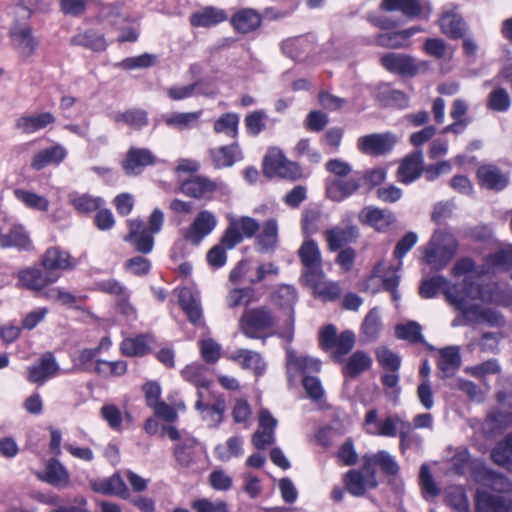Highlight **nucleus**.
Segmentation results:
<instances>
[{
  "mask_svg": "<svg viewBox=\"0 0 512 512\" xmlns=\"http://www.w3.org/2000/svg\"><path fill=\"white\" fill-rule=\"evenodd\" d=\"M496 290L497 286L494 283L475 285L465 278L461 286L448 287L445 296L451 306L464 313V319L497 326L503 323V319L498 312L490 308H482L473 303L475 299L485 303L496 302Z\"/></svg>",
  "mask_w": 512,
  "mask_h": 512,
  "instance_id": "f257e3e1",
  "label": "nucleus"
},
{
  "mask_svg": "<svg viewBox=\"0 0 512 512\" xmlns=\"http://www.w3.org/2000/svg\"><path fill=\"white\" fill-rule=\"evenodd\" d=\"M238 328L247 338L265 341L271 335L279 336L283 322L279 323V317L272 308L261 305L245 309L239 318Z\"/></svg>",
  "mask_w": 512,
  "mask_h": 512,
  "instance_id": "f03ea898",
  "label": "nucleus"
},
{
  "mask_svg": "<svg viewBox=\"0 0 512 512\" xmlns=\"http://www.w3.org/2000/svg\"><path fill=\"white\" fill-rule=\"evenodd\" d=\"M457 247V240L451 233L436 231L425 251L426 263L435 270L444 268L456 254Z\"/></svg>",
  "mask_w": 512,
  "mask_h": 512,
  "instance_id": "7ed1b4c3",
  "label": "nucleus"
},
{
  "mask_svg": "<svg viewBox=\"0 0 512 512\" xmlns=\"http://www.w3.org/2000/svg\"><path fill=\"white\" fill-rule=\"evenodd\" d=\"M319 341L323 349H334L332 357L335 361L343 362V357L353 349L356 339L355 334L350 330H345L338 335L334 325H327L320 331Z\"/></svg>",
  "mask_w": 512,
  "mask_h": 512,
  "instance_id": "20e7f679",
  "label": "nucleus"
},
{
  "mask_svg": "<svg viewBox=\"0 0 512 512\" xmlns=\"http://www.w3.org/2000/svg\"><path fill=\"white\" fill-rule=\"evenodd\" d=\"M228 226L221 237L226 249H233L243 238H252L260 228L259 222L249 216L228 215Z\"/></svg>",
  "mask_w": 512,
  "mask_h": 512,
  "instance_id": "39448f33",
  "label": "nucleus"
},
{
  "mask_svg": "<svg viewBox=\"0 0 512 512\" xmlns=\"http://www.w3.org/2000/svg\"><path fill=\"white\" fill-rule=\"evenodd\" d=\"M274 301L284 312L283 329L279 336L291 342L294 336V305L297 301L296 289L291 285H281L275 293Z\"/></svg>",
  "mask_w": 512,
  "mask_h": 512,
  "instance_id": "423d86ee",
  "label": "nucleus"
},
{
  "mask_svg": "<svg viewBox=\"0 0 512 512\" xmlns=\"http://www.w3.org/2000/svg\"><path fill=\"white\" fill-rule=\"evenodd\" d=\"M346 490L355 497L363 496L366 491L378 486L377 475L374 468L366 467V463L360 469H351L343 476Z\"/></svg>",
  "mask_w": 512,
  "mask_h": 512,
  "instance_id": "0eeeda50",
  "label": "nucleus"
},
{
  "mask_svg": "<svg viewBox=\"0 0 512 512\" xmlns=\"http://www.w3.org/2000/svg\"><path fill=\"white\" fill-rule=\"evenodd\" d=\"M16 278L17 287L38 293L55 283L59 279V274L46 271L44 268L26 267L17 272Z\"/></svg>",
  "mask_w": 512,
  "mask_h": 512,
  "instance_id": "6e6552de",
  "label": "nucleus"
},
{
  "mask_svg": "<svg viewBox=\"0 0 512 512\" xmlns=\"http://www.w3.org/2000/svg\"><path fill=\"white\" fill-rule=\"evenodd\" d=\"M397 142L398 137L392 132L372 133L360 137L357 147L363 154L378 157L390 153Z\"/></svg>",
  "mask_w": 512,
  "mask_h": 512,
  "instance_id": "1a4fd4ad",
  "label": "nucleus"
},
{
  "mask_svg": "<svg viewBox=\"0 0 512 512\" xmlns=\"http://www.w3.org/2000/svg\"><path fill=\"white\" fill-rule=\"evenodd\" d=\"M361 187V174L355 172L344 178H333L326 183V195L334 202H342Z\"/></svg>",
  "mask_w": 512,
  "mask_h": 512,
  "instance_id": "9d476101",
  "label": "nucleus"
},
{
  "mask_svg": "<svg viewBox=\"0 0 512 512\" xmlns=\"http://www.w3.org/2000/svg\"><path fill=\"white\" fill-rule=\"evenodd\" d=\"M60 370L53 353L45 352L39 360L27 368V380L31 383L42 385L47 380L55 377Z\"/></svg>",
  "mask_w": 512,
  "mask_h": 512,
  "instance_id": "9b49d317",
  "label": "nucleus"
},
{
  "mask_svg": "<svg viewBox=\"0 0 512 512\" xmlns=\"http://www.w3.org/2000/svg\"><path fill=\"white\" fill-rule=\"evenodd\" d=\"M157 162V157L147 148L131 147L127 151L126 158L122 166L129 176H136L148 167L153 166Z\"/></svg>",
  "mask_w": 512,
  "mask_h": 512,
  "instance_id": "f8f14e48",
  "label": "nucleus"
},
{
  "mask_svg": "<svg viewBox=\"0 0 512 512\" xmlns=\"http://www.w3.org/2000/svg\"><path fill=\"white\" fill-rule=\"evenodd\" d=\"M476 512H510L512 499L504 495H494L488 490L478 488L475 494Z\"/></svg>",
  "mask_w": 512,
  "mask_h": 512,
  "instance_id": "ddd939ff",
  "label": "nucleus"
},
{
  "mask_svg": "<svg viewBox=\"0 0 512 512\" xmlns=\"http://www.w3.org/2000/svg\"><path fill=\"white\" fill-rule=\"evenodd\" d=\"M217 225L215 215L203 210L197 214L191 226L187 229L184 237L194 245H198L204 237L209 235Z\"/></svg>",
  "mask_w": 512,
  "mask_h": 512,
  "instance_id": "4468645a",
  "label": "nucleus"
},
{
  "mask_svg": "<svg viewBox=\"0 0 512 512\" xmlns=\"http://www.w3.org/2000/svg\"><path fill=\"white\" fill-rule=\"evenodd\" d=\"M258 421L259 427L252 436V443L257 449H265L275 441L274 431L278 421L267 409L259 411Z\"/></svg>",
  "mask_w": 512,
  "mask_h": 512,
  "instance_id": "2eb2a0df",
  "label": "nucleus"
},
{
  "mask_svg": "<svg viewBox=\"0 0 512 512\" xmlns=\"http://www.w3.org/2000/svg\"><path fill=\"white\" fill-rule=\"evenodd\" d=\"M200 450V444L194 437H184L174 447L173 454L177 465L185 471L193 470Z\"/></svg>",
  "mask_w": 512,
  "mask_h": 512,
  "instance_id": "dca6fc26",
  "label": "nucleus"
},
{
  "mask_svg": "<svg viewBox=\"0 0 512 512\" xmlns=\"http://www.w3.org/2000/svg\"><path fill=\"white\" fill-rule=\"evenodd\" d=\"M359 221L379 232H384L396 221V218L388 209L367 206L360 211Z\"/></svg>",
  "mask_w": 512,
  "mask_h": 512,
  "instance_id": "f3484780",
  "label": "nucleus"
},
{
  "mask_svg": "<svg viewBox=\"0 0 512 512\" xmlns=\"http://www.w3.org/2000/svg\"><path fill=\"white\" fill-rule=\"evenodd\" d=\"M128 225L129 233L124 240L133 244L135 249L142 254L151 252L154 246L153 234L144 228L142 221L129 220Z\"/></svg>",
  "mask_w": 512,
  "mask_h": 512,
  "instance_id": "a211bd4d",
  "label": "nucleus"
},
{
  "mask_svg": "<svg viewBox=\"0 0 512 512\" xmlns=\"http://www.w3.org/2000/svg\"><path fill=\"white\" fill-rule=\"evenodd\" d=\"M10 35L13 46L23 57H29L35 53L39 43L30 26L16 25L11 29Z\"/></svg>",
  "mask_w": 512,
  "mask_h": 512,
  "instance_id": "6ab92c4d",
  "label": "nucleus"
},
{
  "mask_svg": "<svg viewBox=\"0 0 512 512\" xmlns=\"http://www.w3.org/2000/svg\"><path fill=\"white\" fill-rule=\"evenodd\" d=\"M382 66L388 71L404 76H414L418 72L412 56L400 53H388L381 58Z\"/></svg>",
  "mask_w": 512,
  "mask_h": 512,
  "instance_id": "aec40b11",
  "label": "nucleus"
},
{
  "mask_svg": "<svg viewBox=\"0 0 512 512\" xmlns=\"http://www.w3.org/2000/svg\"><path fill=\"white\" fill-rule=\"evenodd\" d=\"M381 8L386 11H400L408 18H416L424 11L431 10L430 3L424 0H383Z\"/></svg>",
  "mask_w": 512,
  "mask_h": 512,
  "instance_id": "412c9836",
  "label": "nucleus"
},
{
  "mask_svg": "<svg viewBox=\"0 0 512 512\" xmlns=\"http://www.w3.org/2000/svg\"><path fill=\"white\" fill-rule=\"evenodd\" d=\"M424 171L423 154L415 151L407 155L398 167V180L404 184H410L418 179Z\"/></svg>",
  "mask_w": 512,
  "mask_h": 512,
  "instance_id": "4be33fe9",
  "label": "nucleus"
},
{
  "mask_svg": "<svg viewBox=\"0 0 512 512\" xmlns=\"http://www.w3.org/2000/svg\"><path fill=\"white\" fill-rule=\"evenodd\" d=\"M439 25L441 32L452 40L461 39L469 32L468 24L455 11L443 13L439 19Z\"/></svg>",
  "mask_w": 512,
  "mask_h": 512,
  "instance_id": "5701e85b",
  "label": "nucleus"
},
{
  "mask_svg": "<svg viewBox=\"0 0 512 512\" xmlns=\"http://www.w3.org/2000/svg\"><path fill=\"white\" fill-rule=\"evenodd\" d=\"M38 478L57 488H65L70 484L69 472L56 459H51L47 462L45 471L39 473Z\"/></svg>",
  "mask_w": 512,
  "mask_h": 512,
  "instance_id": "b1692460",
  "label": "nucleus"
},
{
  "mask_svg": "<svg viewBox=\"0 0 512 512\" xmlns=\"http://www.w3.org/2000/svg\"><path fill=\"white\" fill-rule=\"evenodd\" d=\"M358 236L359 230L354 225L344 228L336 226L325 232V239L331 251L340 250L344 245L355 241Z\"/></svg>",
  "mask_w": 512,
  "mask_h": 512,
  "instance_id": "393cba45",
  "label": "nucleus"
},
{
  "mask_svg": "<svg viewBox=\"0 0 512 512\" xmlns=\"http://www.w3.org/2000/svg\"><path fill=\"white\" fill-rule=\"evenodd\" d=\"M460 349L457 346H448L440 349L437 362L438 369L441 371V378L454 376L461 366Z\"/></svg>",
  "mask_w": 512,
  "mask_h": 512,
  "instance_id": "a878e982",
  "label": "nucleus"
},
{
  "mask_svg": "<svg viewBox=\"0 0 512 512\" xmlns=\"http://www.w3.org/2000/svg\"><path fill=\"white\" fill-rule=\"evenodd\" d=\"M225 10L213 6H206L191 14L189 21L193 27L209 28L227 20Z\"/></svg>",
  "mask_w": 512,
  "mask_h": 512,
  "instance_id": "bb28decb",
  "label": "nucleus"
},
{
  "mask_svg": "<svg viewBox=\"0 0 512 512\" xmlns=\"http://www.w3.org/2000/svg\"><path fill=\"white\" fill-rule=\"evenodd\" d=\"M91 487L95 492L104 495H116L123 499H128L130 496L124 480L118 473L107 479L92 481Z\"/></svg>",
  "mask_w": 512,
  "mask_h": 512,
  "instance_id": "cd10ccee",
  "label": "nucleus"
},
{
  "mask_svg": "<svg viewBox=\"0 0 512 512\" xmlns=\"http://www.w3.org/2000/svg\"><path fill=\"white\" fill-rule=\"evenodd\" d=\"M261 15L252 8H244L237 11L231 18L233 28L242 34L255 31L261 25Z\"/></svg>",
  "mask_w": 512,
  "mask_h": 512,
  "instance_id": "c85d7f7f",
  "label": "nucleus"
},
{
  "mask_svg": "<svg viewBox=\"0 0 512 512\" xmlns=\"http://www.w3.org/2000/svg\"><path fill=\"white\" fill-rule=\"evenodd\" d=\"M477 177L482 186L490 190H503L509 183L506 175L498 167L485 164L478 168Z\"/></svg>",
  "mask_w": 512,
  "mask_h": 512,
  "instance_id": "c756f323",
  "label": "nucleus"
},
{
  "mask_svg": "<svg viewBox=\"0 0 512 512\" xmlns=\"http://www.w3.org/2000/svg\"><path fill=\"white\" fill-rule=\"evenodd\" d=\"M11 247L26 251L33 248L29 234L22 225L13 226L7 234H0V248Z\"/></svg>",
  "mask_w": 512,
  "mask_h": 512,
  "instance_id": "7c9ffc66",
  "label": "nucleus"
},
{
  "mask_svg": "<svg viewBox=\"0 0 512 512\" xmlns=\"http://www.w3.org/2000/svg\"><path fill=\"white\" fill-rule=\"evenodd\" d=\"M320 368L319 360L307 356H298L293 350L287 349V373L289 377L296 372L305 375L310 372H319Z\"/></svg>",
  "mask_w": 512,
  "mask_h": 512,
  "instance_id": "2f4dec72",
  "label": "nucleus"
},
{
  "mask_svg": "<svg viewBox=\"0 0 512 512\" xmlns=\"http://www.w3.org/2000/svg\"><path fill=\"white\" fill-rule=\"evenodd\" d=\"M477 481L481 485L480 488L490 489L500 494L509 493L512 491L511 481L502 474L496 473L492 470L484 469L477 476Z\"/></svg>",
  "mask_w": 512,
  "mask_h": 512,
  "instance_id": "473e14b6",
  "label": "nucleus"
},
{
  "mask_svg": "<svg viewBox=\"0 0 512 512\" xmlns=\"http://www.w3.org/2000/svg\"><path fill=\"white\" fill-rule=\"evenodd\" d=\"M217 183L202 176L183 181L180 191L190 197L201 198L217 190Z\"/></svg>",
  "mask_w": 512,
  "mask_h": 512,
  "instance_id": "72a5a7b5",
  "label": "nucleus"
},
{
  "mask_svg": "<svg viewBox=\"0 0 512 512\" xmlns=\"http://www.w3.org/2000/svg\"><path fill=\"white\" fill-rule=\"evenodd\" d=\"M41 264L46 271L52 272L73 267L69 253L59 249L58 247H51L47 249L42 256Z\"/></svg>",
  "mask_w": 512,
  "mask_h": 512,
  "instance_id": "f704fd0d",
  "label": "nucleus"
},
{
  "mask_svg": "<svg viewBox=\"0 0 512 512\" xmlns=\"http://www.w3.org/2000/svg\"><path fill=\"white\" fill-rule=\"evenodd\" d=\"M56 121L55 116L50 112H43L37 115H24L17 119L16 127L25 134L35 133L46 128Z\"/></svg>",
  "mask_w": 512,
  "mask_h": 512,
  "instance_id": "c9c22d12",
  "label": "nucleus"
},
{
  "mask_svg": "<svg viewBox=\"0 0 512 512\" xmlns=\"http://www.w3.org/2000/svg\"><path fill=\"white\" fill-rule=\"evenodd\" d=\"M363 462L366 463V467L374 468L378 466L381 471L387 475H396L400 467L394 457L385 450H380L373 454H365L362 457Z\"/></svg>",
  "mask_w": 512,
  "mask_h": 512,
  "instance_id": "e433bc0d",
  "label": "nucleus"
},
{
  "mask_svg": "<svg viewBox=\"0 0 512 512\" xmlns=\"http://www.w3.org/2000/svg\"><path fill=\"white\" fill-rule=\"evenodd\" d=\"M14 197L26 208L38 211L47 212L49 210L50 202L44 195H40L34 191L16 188L13 190Z\"/></svg>",
  "mask_w": 512,
  "mask_h": 512,
  "instance_id": "4c0bfd02",
  "label": "nucleus"
},
{
  "mask_svg": "<svg viewBox=\"0 0 512 512\" xmlns=\"http://www.w3.org/2000/svg\"><path fill=\"white\" fill-rule=\"evenodd\" d=\"M229 358L244 369H252L256 374L265 370V363L260 353L249 349H238Z\"/></svg>",
  "mask_w": 512,
  "mask_h": 512,
  "instance_id": "58836bf2",
  "label": "nucleus"
},
{
  "mask_svg": "<svg viewBox=\"0 0 512 512\" xmlns=\"http://www.w3.org/2000/svg\"><path fill=\"white\" fill-rule=\"evenodd\" d=\"M179 304L193 325L197 326L202 323L200 302L189 289L184 288L180 290Z\"/></svg>",
  "mask_w": 512,
  "mask_h": 512,
  "instance_id": "ea45409f",
  "label": "nucleus"
},
{
  "mask_svg": "<svg viewBox=\"0 0 512 512\" xmlns=\"http://www.w3.org/2000/svg\"><path fill=\"white\" fill-rule=\"evenodd\" d=\"M213 165L217 169L231 167L241 158V152L237 144L222 146L210 150Z\"/></svg>",
  "mask_w": 512,
  "mask_h": 512,
  "instance_id": "a19ab883",
  "label": "nucleus"
},
{
  "mask_svg": "<svg viewBox=\"0 0 512 512\" xmlns=\"http://www.w3.org/2000/svg\"><path fill=\"white\" fill-rule=\"evenodd\" d=\"M371 364V357L366 352L358 350L345 361L342 372L347 377L356 378L367 371Z\"/></svg>",
  "mask_w": 512,
  "mask_h": 512,
  "instance_id": "79ce46f5",
  "label": "nucleus"
},
{
  "mask_svg": "<svg viewBox=\"0 0 512 512\" xmlns=\"http://www.w3.org/2000/svg\"><path fill=\"white\" fill-rule=\"evenodd\" d=\"M261 252H272L278 245V224L275 219L264 222L261 233L256 238Z\"/></svg>",
  "mask_w": 512,
  "mask_h": 512,
  "instance_id": "37998d69",
  "label": "nucleus"
},
{
  "mask_svg": "<svg viewBox=\"0 0 512 512\" xmlns=\"http://www.w3.org/2000/svg\"><path fill=\"white\" fill-rule=\"evenodd\" d=\"M401 263L397 267H386L384 262H379L372 270L369 277V281H373L376 278H380L384 289L393 290L397 288L400 282V275L398 270L400 269Z\"/></svg>",
  "mask_w": 512,
  "mask_h": 512,
  "instance_id": "c03bdc74",
  "label": "nucleus"
},
{
  "mask_svg": "<svg viewBox=\"0 0 512 512\" xmlns=\"http://www.w3.org/2000/svg\"><path fill=\"white\" fill-rule=\"evenodd\" d=\"M66 157V150L55 145L39 151L31 162V166L35 170H41L49 164L59 163Z\"/></svg>",
  "mask_w": 512,
  "mask_h": 512,
  "instance_id": "a18cd8bd",
  "label": "nucleus"
},
{
  "mask_svg": "<svg viewBox=\"0 0 512 512\" xmlns=\"http://www.w3.org/2000/svg\"><path fill=\"white\" fill-rule=\"evenodd\" d=\"M491 459L498 466L512 469V433L507 434L492 449Z\"/></svg>",
  "mask_w": 512,
  "mask_h": 512,
  "instance_id": "49530a36",
  "label": "nucleus"
},
{
  "mask_svg": "<svg viewBox=\"0 0 512 512\" xmlns=\"http://www.w3.org/2000/svg\"><path fill=\"white\" fill-rule=\"evenodd\" d=\"M72 45L83 46L96 52L104 51L107 47L104 36L94 30L81 32L70 40Z\"/></svg>",
  "mask_w": 512,
  "mask_h": 512,
  "instance_id": "de8ad7c7",
  "label": "nucleus"
},
{
  "mask_svg": "<svg viewBox=\"0 0 512 512\" xmlns=\"http://www.w3.org/2000/svg\"><path fill=\"white\" fill-rule=\"evenodd\" d=\"M69 203L78 213L88 214L98 210L103 204V199L90 194L75 192L69 195Z\"/></svg>",
  "mask_w": 512,
  "mask_h": 512,
  "instance_id": "09e8293b",
  "label": "nucleus"
},
{
  "mask_svg": "<svg viewBox=\"0 0 512 512\" xmlns=\"http://www.w3.org/2000/svg\"><path fill=\"white\" fill-rule=\"evenodd\" d=\"M114 121L123 122L132 129L140 130L148 124V113L140 108H132L116 114Z\"/></svg>",
  "mask_w": 512,
  "mask_h": 512,
  "instance_id": "8fccbe9b",
  "label": "nucleus"
},
{
  "mask_svg": "<svg viewBox=\"0 0 512 512\" xmlns=\"http://www.w3.org/2000/svg\"><path fill=\"white\" fill-rule=\"evenodd\" d=\"M207 367L200 363L187 365L181 372L182 377L196 387L209 388L212 381L206 377Z\"/></svg>",
  "mask_w": 512,
  "mask_h": 512,
  "instance_id": "3c124183",
  "label": "nucleus"
},
{
  "mask_svg": "<svg viewBox=\"0 0 512 512\" xmlns=\"http://www.w3.org/2000/svg\"><path fill=\"white\" fill-rule=\"evenodd\" d=\"M225 410L226 403L223 397L217 398L216 402L212 405L206 404L203 409H198L202 419L210 427H217L223 421Z\"/></svg>",
  "mask_w": 512,
  "mask_h": 512,
  "instance_id": "603ef678",
  "label": "nucleus"
},
{
  "mask_svg": "<svg viewBox=\"0 0 512 512\" xmlns=\"http://www.w3.org/2000/svg\"><path fill=\"white\" fill-rule=\"evenodd\" d=\"M202 111L174 113L165 118V123L172 128L183 130L197 125Z\"/></svg>",
  "mask_w": 512,
  "mask_h": 512,
  "instance_id": "864d4df0",
  "label": "nucleus"
},
{
  "mask_svg": "<svg viewBox=\"0 0 512 512\" xmlns=\"http://www.w3.org/2000/svg\"><path fill=\"white\" fill-rule=\"evenodd\" d=\"M448 453H451V456L449 458L450 463V469L457 475H463L467 471L471 455L469 450L464 447H457V448H449Z\"/></svg>",
  "mask_w": 512,
  "mask_h": 512,
  "instance_id": "5fc2aeb1",
  "label": "nucleus"
},
{
  "mask_svg": "<svg viewBox=\"0 0 512 512\" xmlns=\"http://www.w3.org/2000/svg\"><path fill=\"white\" fill-rule=\"evenodd\" d=\"M298 256L305 268L321 265V253L316 242L306 240L298 250Z\"/></svg>",
  "mask_w": 512,
  "mask_h": 512,
  "instance_id": "6e6d98bb",
  "label": "nucleus"
},
{
  "mask_svg": "<svg viewBox=\"0 0 512 512\" xmlns=\"http://www.w3.org/2000/svg\"><path fill=\"white\" fill-rule=\"evenodd\" d=\"M120 350L125 356H144L149 352L147 337L140 335L135 338H126L122 341Z\"/></svg>",
  "mask_w": 512,
  "mask_h": 512,
  "instance_id": "4d7b16f0",
  "label": "nucleus"
},
{
  "mask_svg": "<svg viewBox=\"0 0 512 512\" xmlns=\"http://www.w3.org/2000/svg\"><path fill=\"white\" fill-rule=\"evenodd\" d=\"M424 51L436 59L450 60L453 50L440 38H428L423 45Z\"/></svg>",
  "mask_w": 512,
  "mask_h": 512,
  "instance_id": "13d9d810",
  "label": "nucleus"
},
{
  "mask_svg": "<svg viewBox=\"0 0 512 512\" xmlns=\"http://www.w3.org/2000/svg\"><path fill=\"white\" fill-rule=\"evenodd\" d=\"M286 157L282 153V151L278 148H271L268 150L267 154L263 160V173L268 178L275 177V174L279 170V168L283 165Z\"/></svg>",
  "mask_w": 512,
  "mask_h": 512,
  "instance_id": "bf43d9fd",
  "label": "nucleus"
},
{
  "mask_svg": "<svg viewBox=\"0 0 512 512\" xmlns=\"http://www.w3.org/2000/svg\"><path fill=\"white\" fill-rule=\"evenodd\" d=\"M399 437V448L402 453H405V451L410 448H419L422 444V438L420 435L413 432V427L410 422H401Z\"/></svg>",
  "mask_w": 512,
  "mask_h": 512,
  "instance_id": "052dcab7",
  "label": "nucleus"
},
{
  "mask_svg": "<svg viewBox=\"0 0 512 512\" xmlns=\"http://www.w3.org/2000/svg\"><path fill=\"white\" fill-rule=\"evenodd\" d=\"M239 117L235 113H225L214 123V131L223 133L228 137L234 138L238 133Z\"/></svg>",
  "mask_w": 512,
  "mask_h": 512,
  "instance_id": "680f3d73",
  "label": "nucleus"
},
{
  "mask_svg": "<svg viewBox=\"0 0 512 512\" xmlns=\"http://www.w3.org/2000/svg\"><path fill=\"white\" fill-rule=\"evenodd\" d=\"M511 106V98L506 89L497 87L493 89L487 101V107L496 112H505Z\"/></svg>",
  "mask_w": 512,
  "mask_h": 512,
  "instance_id": "e2e57ef3",
  "label": "nucleus"
},
{
  "mask_svg": "<svg viewBox=\"0 0 512 512\" xmlns=\"http://www.w3.org/2000/svg\"><path fill=\"white\" fill-rule=\"evenodd\" d=\"M395 333L399 339L408 340L412 343H422L424 341L422 328L414 321H410L407 324L397 325Z\"/></svg>",
  "mask_w": 512,
  "mask_h": 512,
  "instance_id": "0e129e2a",
  "label": "nucleus"
},
{
  "mask_svg": "<svg viewBox=\"0 0 512 512\" xmlns=\"http://www.w3.org/2000/svg\"><path fill=\"white\" fill-rule=\"evenodd\" d=\"M226 301L230 308L240 305L248 306L255 301L254 289L251 287L233 289L228 293Z\"/></svg>",
  "mask_w": 512,
  "mask_h": 512,
  "instance_id": "69168bd1",
  "label": "nucleus"
},
{
  "mask_svg": "<svg viewBox=\"0 0 512 512\" xmlns=\"http://www.w3.org/2000/svg\"><path fill=\"white\" fill-rule=\"evenodd\" d=\"M381 330L380 315L377 308L371 309L366 315L363 324L362 331L365 336L370 340H375Z\"/></svg>",
  "mask_w": 512,
  "mask_h": 512,
  "instance_id": "338daca9",
  "label": "nucleus"
},
{
  "mask_svg": "<svg viewBox=\"0 0 512 512\" xmlns=\"http://www.w3.org/2000/svg\"><path fill=\"white\" fill-rule=\"evenodd\" d=\"M488 262L490 265L496 268H512V245H508L494 253L489 254Z\"/></svg>",
  "mask_w": 512,
  "mask_h": 512,
  "instance_id": "774afa93",
  "label": "nucleus"
}]
</instances>
